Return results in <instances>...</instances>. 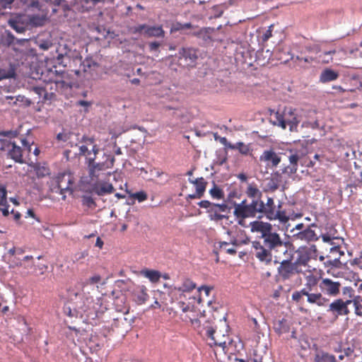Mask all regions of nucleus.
<instances>
[{
  "mask_svg": "<svg viewBox=\"0 0 362 362\" xmlns=\"http://www.w3.org/2000/svg\"><path fill=\"white\" fill-rule=\"evenodd\" d=\"M233 205V215L241 219L238 221L240 225H243V219L255 218L257 214H262L264 209V203L261 199H252L250 204L244 199L239 204L234 202Z\"/></svg>",
  "mask_w": 362,
  "mask_h": 362,
  "instance_id": "nucleus-1",
  "label": "nucleus"
},
{
  "mask_svg": "<svg viewBox=\"0 0 362 362\" xmlns=\"http://www.w3.org/2000/svg\"><path fill=\"white\" fill-rule=\"evenodd\" d=\"M68 298L69 300H77V298H80V301L76 302V308H74V312H80L81 315H82L83 313H86L87 315L90 314V306L93 304V298L91 296L86 295L82 291L70 289L68 291Z\"/></svg>",
  "mask_w": 362,
  "mask_h": 362,
  "instance_id": "nucleus-2",
  "label": "nucleus"
},
{
  "mask_svg": "<svg viewBox=\"0 0 362 362\" xmlns=\"http://www.w3.org/2000/svg\"><path fill=\"white\" fill-rule=\"evenodd\" d=\"M198 50L193 47H182L176 57L182 67H194L198 59Z\"/></svg>",
  "mask_w": 362,
  "mask_h": 362,
  "instance_id": "nucleus-3",
  "label": "nucleus"
},
{
  "mask_svg": "<svg viewBox=\"0 0 362 362\" xmlns=\"http://www.w3.org/2000/svg\"><path fill=\"white\" fill-rule=\"evenodd\" d=\"M134 34H141L148 37H164L165 31L162 25H148L146 24H140L132 28Z\"/></svg>",
  "mask_w": 362,
  "mask_h": 362,
  "instance_id": "nucleus-4",
  "label": "nucleus"
},
{
  "mask_svg": "<svg viewBox=\"0 0 362 362\" xmlns=\"http://www.w3.org/2000/svg\"><path fill=\"white\" fill-rule=\"evenodd\" d=\"M57 185L52 189V191L62 195V199H66L64 193L66 192H72L71 185L72 184V177L70 174L63 173L57 177Z\"/></svg>",
  "mask_w": 362,
  "mask_h": 362,
  "instance_id": "nucleus-5",
  "label": "nucleus"
},
{
  "mask_svg": "<svg viewBox=\"0 0 362 362\" xmlns=\"http://www.w3.org/2000/svg\"><path fill=\"white\" fill-rule=\"evenodd\" d=\"M115 162V158L110 156H107V158L104 162H95L90 165H88V170L89 177L91 181H97L98 180V172L105 170V169L112 167Z\"/></svg>",
  "mask_w": 362,
  "mask_h": 362,
  "instance_id": "nucleus-6",
  "label": "nucleus"
},
{
  "mask_svg": "<svg viewBox=\"0 0 362 362\" xmlns=\"http://www.w3.org/2000/svg\"><path fill=\"white\" fill-rule=\"evenodd\" d=\"M275 262H279L283 259H293V249L289 242L283 241L273 252Z\"/></svg>",
  "mask_w": 362,
  "mask_h": 362,
  "instance_id": "nucleus-7",
  "label": "nucleus"
},
{
  "mask_svg": "<svg viewBox=\"0 0 362 362\" xmlns=\"http://www.w3.org/2000/svg\"><path fill=\"white\" fill-rule=\"evenodd\" d=\"M283 119L284 120V125L289 126L291 132L296 131L298 125L300 122L299 117L296 112V110L291 107H285L283 112Z\"/></svg>",
  "mask_w": 362,
  "mask_h": 362,
  "instance_id": "nucleus-8",
  "label": "nucleus"
},
{
  "mask_svg": "<svg viewBox=\"0 0 362 362\" xmlns=\"http://www.w3.org/2000/svg\"><path fill=\"white\" fill-rule=\"evenodd\" d=\"M252 247L255 249V257L261 262H264L267 264L270 263L272 259L273 253L269 248L265 247L259 241L252 242Z\"/></svg>",
  "mask_w": 362,
  "mask_h": 362,
  "instance_id": "nucleus-9",
  "label": "nucleus"
},
{
  "mask_svg": "<svg viewBox=\"0 0 362 362\" xmlns=\"http://www.w3.org/2000/svg\"><path fill=\"white\" fill-rule=\"evenodd\" d=\"M293 259H283L278 267V273L284 279H288L294 273L296 268V263L292 262Z\"/></svg>",
  "mask_w": 362,
  "mask_h": 362,
  "instance_id": "nucleus-10",
  "label": "nucleus"
},
{
  "mask_svg": "<svg viewBox=\"0 0 362 362\" xmlns=\"http://www.w3.org/2000/svg\"><path fill=\"white\" fill-rule=\"evenodd\" d=\"M259 160L266 163L269 168H276L281 161V156L273 149L265 150L259 157Z\"/></svg>",
  "mask_w": 362,
  "mask_h": 362,
  "instance_id": "nucleus-11",
  "label": "nucleus"
},
{
  "mask_svg": "<svg viewBox=\"0 0 362 362\" xmlns=\"http://www.w3.org/2000/svg\"><path fill=\"white\" fill-rule=\"evenodd\" d=\"M319 286L325 293L331 296H337L339 293L341 284L329 279H323Z\"/></svg>",
  "mask_w": 362,
  "mask_h": 362,
  "instance_id": "nucleus-12",
  "label": "nucleus"
},
{
  "mask_svg": "<svg viewBox=\"0 0 362 362\" xmlns=\"http://www.w3.org/2000/svg\"><path fill=\"white\" fill-rule=\"evenodd\" d=\"M293 238L296 240H300L309 243L318 240L319 235L314 230L311 229L310 227H306L303 230L293 233Z\"/></svg>",
  "mask_w": 362,
  "mask_h": 362,
  "instance_id": "nucleus-13",
  "label": "nucleus"
},
{
  "mask_svg": "<svg viewBox=\"0 0 362 362\" xmlns=\"http://www.w3.org/2000/svg\"><path fill=\"white\" fill-rule=\"evenodd\" d=\"M327 312L331 313L336 317L341 315H347L350 313L348 307L344 304V300L341 298L336 299L331 303Z\"/></svg>",
  "mask_w": 362,
  "mask_h": 362,
  "instance_id": "nucleus-14",
  "label": "nucleus"
},
{
  "mask_svg": "<svg viewBox=\"0 0 362 362\" xmlns=\"http://www.w3.org/2000/svg\"><path fill=\"white\" fill-rule=\"evenodd\" d=\"M300 158V155L299 152L290 151L288 158L291 165L285 166L282 169V173L287 174L288 175L296 173L298 170V162Z\"/></svg>",
  "mask_w": 362,
  "mask_h": 362,
  "instance_id": "nucleus-15",
  "label": "nucleus"
},
{
  "mask_svg": "<svg viewBox=\"0 0 362 362\" xmlns=\"http://www.w3.org/2000/svg\"><path fill=\"white\" fill-rule=\"evenodd\" d=\"M263 245L265 247L273 252L284 240L281 238L280 235L271 230L263 238Z\"/></svg>",
  "mask_w": 362,
  "mask_h": 362,
  "instance_id": "nucleus-16",
  "label": "nucleus"
},
{
  "mask_svg": "<svg viewBox=\"0 0 362 362\" xmlns=\"http://www.w3.org/2000/svg\"><path fill=\"white\" fill-rule=\"evenodd\" d=\"M251 231L252 233L257 232L262 234L261 238H263L271 230H273L271 223L259 221H255L250 223Z\"/></svg>",
  "mask_w": 362,
  "mask_h": 362,
  "instance_id": "nucleus-17",
  "label": "nucleus"
},
{
  "mask_svg": "<svg viewBox=\"0 0 362 362\" xmlns=\"http://www.w3.org/2000/svg\"><path fill=\"white\" fill-rule=\"evenodd\" d=\"M206 335L211 339V342H209V345L212 346L213 345L218 346L222 348V350L226 352V349L227 348V344L229 342L227 341L228 339H224L223 341H216V337H215L216 331L211 326H206Z\"/></svg>",
  "mask_w": 362,
  "mask_h": 362,
  "instance_id": "nucleus-18",
  "label": "nucleus"
},
{
  "mask_svg": "<svg viewBox=\"0 0 362 362\" xmlns=\"http://www.w3.org/2000/svg\"><path fill=\"white\" fill-rule=\"evenodd\" d=\"M282 172L276 171L272 174V177L268 179V182L267 184V189L265 191L274 192L276 191L280 186L282 182Z\"/></svg>",
  "mask_w": 362,
  "mask_h": 362,
  "instance_id": "nucleus-19",
  "label": "nucleus"
},
{
  "mask_svg": "<svg viewBox=\"0 0 362 362\" xmlns=\"http://www.w3.org/2000/svg\"><path fill=\"white\" fill-rule=\"evenodd\" d=\"M47 21V16L45 14H30L28 15V27L37 28L43 26Z\"/></svg>",
  "mask_w": 362,
  "mask_h": 362,
  "instance_id": "nucleus-20",
  "label": "nucleus"
},
{
  "mask_svg": "<svg viewBox=\"0 0 362 362\" xmlns=\"http://www.w3.org/2000/svg\"><path fill=\"white\" fill-rule=\"evenodd\" d=\"M11 146L12 148L8 151V156L16 163H24L21 147L18 146L15 141H13Z\"/></svg>",
  "mask_w": 362,
  "mask_h": 362,
  "instance_id": "nucleus-21",
  "label": "nucleus"
},
{
  "mask_svg": "<svg viewBox=\"0 0 362 362\" xmlns=\"http://www.w3.org/2000/svg\"><path fill=\"white\" fill-rule=\"evenodd\" d=\"M92 190L98 196H103L107 194L112 193L115 189L112 184L103 182L101 185L96 183L93 185Z\"/></svg>",
  "mask_w": 362,
  "mask_h": 362,
  "instance_id": "nucleus-22",
  "label": "nucleus"
},
{
  "mask_svg": "<svg viewBox=\"0 0 362 362\" xmlns=\"http://www.w3.org/2000/svg\"><path fill=\"white\" fill-rule=\"evenodd\" d=\"M339 77V73L331 69H324L320 76V81L325 83L330 81H334L337 80Z\"/></svg>",
  "mask_w": 362,
  "mask_h": 362,
  "instance_id": "nucleus-23",
  "label": "nucleus"
},
{
  "mask_svg": "<svg viewBox=\"0 0 362 362\" xmlns=\"http://www.w3.org/2000/svg\"><path fill=\"white\" fill-rule=\"evenodd\" d=\"M146 288L144 286H141L136 288L134 293V300L139 304L144 303L148 298V295L146 293Z\"/></svg>",
  "mask_w": 362,
  "mask_h": 362,
  "instance_id": "nucleus-24",
  "label": "nucleus"
},
{
  "mask_svg": "<svg viewBox=\"0 0 362 362\" xmlns=\"http://www.w3.org/2000/svg\"><path fill=\"white\" fill-rule=\"evenodd\" d=\"M188 181L194 185L197 192L204 196L207 185V182L204 177H201L195 179L189 177Z\"/></svg>",
  "mask_w": 362,
  "mask_h": 362,
  "instance_id": "nucleus-25",
  "label": "nucleus"
},
{
  "mask_svg": "<svg viewBox=\"0 0 362 362\" xmlns=\"http://www.w3.org/2000/svg\"><path fill=\"white\" fill-rule=\"evenodd\" d=\"M6 194L7 192L6 188L0 186V211H2L4 216H8L9 215L8 205H7L6 202Z\"/></svg>",
  "mask_w": 362,
  "mask_h": 362,
  "instance_id": "nucleus-26",
  "label": "nucleus"
},
{
  "mask_svg": "<svg viewBox=\"0 0 362 362\" xmlns=\"http://www.w3.org/2000/svg\"><path fill=\"white\" fill-rule=\"evenodd\" d=\"M307 301L311 304L315 303L319 306H323L328 302V299L324 298L320 293H310L307 297Z\"/></svg>",
  "mask_w": 362,
  "mask_h": 362,
  "instance_id": "nucleus-27",
  "label": "nucleus"
},
{
  "mask_svg": "<svg viewBox=\"0 0 362 362\" xmlns=\"http://www.w3.org/2000/svg\"><path fill=\"white\" fill-rule=\"evenodd\" d=\"M315 362H337L335 356L327 352L320 351L315 356Z\"/></svg>",
  "mask_w": 362,
  "mask_h": 362,
  "instance_id": "nucleus-28",
  "label": "nucleus"
},
{
  "mask_svg": "<svg viewBox=\"0 0 362 362\" xmlns=\"http://www.w3.org/2000/svg\"><path fill=\"white\" fill-rule=\"evenodd\" d=\"M16 76L14 66L9 64L8 66L0 67V81L4 79L12 78Z\"/></svg>",
  "mask_w": 362,
  "mask_h": 362,
  "instance_id": "nucleus-29",
  "label": "nucleus"
},
{
  "mask_svg": "<svg viewBox=\"0 0 362 362\" xmlns=\"http://www.w3.org/2000/svg\"><path fill=\"white\" fill-rule=\"evenodd\" d=\"M141 274L152 283L158 282L161 277L160 272L153 269H143L141 271Z\"/></svg>",
  "mask_w": 362,
  "mask_h": 362,
  "instance_id": "nucleus-30",
  "label": "nucleus"
},
{
  "mask_svg": "<svg viewBox=\"0 0 362 362\" xmlns=\"http://www.w3.org/2000/svg\"><path fill=\"white\" fill-rule=\"evenodd\" d=\"M283 119V115L279 111H272L270 114V122L285 129L286 125H284V120Z\"/></svg>",
  "mask_w": 362,
  "mask_h": 362,
  "instance_id": "nucleus-31",
  "label": "nucleus"
},
{
  "mask_svg": "<svg viewBox=\"0 0 362 362\" xmlns=\"http://www.w3.org/2000/svg\"><path fill=\"white\" fill-rule=\"evenodd\" d=\"M31 90L38 95L39 100L42 102L50 100L53 93L49 94L42 86H33Z\"/></svg>",
  "mask_w": 362,
  "mask_h": 362,
  "instance_id": "nucleus-32",
  "label": "nucleus"
},
{
  "mask_svg": "<svg viewBox=\"0 0 362 362\" xmlns=\"http://www.w3.org/2000/svg\"><path fill=\"white\" fill-rule=\"evenodd\" d=\"M8 23H18L28 26V15L25 13L13 14L8 20Z\"/></svg>",
  "mask_w": 362,
  "mask_h": 362,
  "instance_id": "nucleus-33",
  "label": "nucleus"
},
{
  "mask_svg": "<svg viewBox=\"0 0 362 362\" xmlns=\"http://www.w3.org/2000/svg\"><path fill=\"white\" fill-rule=\"evenodd\" d=\"M275 212V204L273 198L267 197V202L264 203V209L262 211L263 214L265 215L267 218H272V216Z\"/></svg>",
  "mask_w": 362,
  "mask_h": 362,
  "instance_id": "nucleus-34",
  "label": "nucleus"
},
{
  "mask_svg": "<svg viewBox=\"0 0 362 362\" xmlns=\"http://www.w3.org/2000/svg\"><path fill=\"white\" fill-rule=\"evenodd\" d=\"M274 329L279 334L286 333L289 331V326L286 320H278L274 323Z\"/></svg>",
  "mask_w": 362,
  "mask_h": 362,
  "instance_id": "nucleus-35",
  "label": "nucleus"
},
{
  "mask_svg": "<svg viewBox=\"0 0 362 362\" xmlns=\"http://www.w3.org/2000/svg\"><path fill=\"white\" fill-rule=\"evenodd\" d=\"M229 148L232 150H238L242 155H247L250 153V148L249 144H245L242 141L229 145Z\"/></svg>",
  "mask_w": 362,
  "mask_h": 362,
  "instance_id": "nucleus-36",
  "label": "nucleus"
},
{
  "mask_svg": "<svg viewBox=\"0 0 362 362\" xmlns=\"http://www.w3.org/2000/svg\"><path fill=\"white\" fill-rule=\"evenodd\" d=\"M98 63L95 62L91 59H86L81 65V70L85 73H89L90 76H93L91 73L92 70H95V68L98 67Z\"/></svg>",
  "mask_w": 362,
  "mask_h": 362,
  "instance_id": "nucleus-37",
  "label": "nucleus"
},
{
  "mask_svg": "<svg viewBox=\"0 0 362 362\" xmlns=\"http://www.w3.org/2000/svg\"><path fill=\"white\" fill-rule=\"evenodd\" d=\"M247 196L252 199H261L262 192L255 185H249L245 192Z\"/></svg>",
  "mask_w": 362,
  "mask_h": 362,
  "instance_id": "nucleus-38",
  "label": "nucleus"
},
{
  "mask_svg": "<svg viewBox=\"0 0 362 362\" xmlns=\"http://www.w3.org/2000/svg\"><path fill=\"white\" fill-rule=\"evenodd\" d=\"M196 288V284L190 279H185L182 286L179 287H175L173 290L177 291L179 292H190Z\"/></svg>",
  "mask_w": 362,
  "mask_h": 362,
  "instance_id": "nucleus-39",
  "label": "nucleus"
},
{
  "mask_svg": "<svg viewBox=\"0 0 362 362\" xmlns=\"http://www.w3.org/2000/svg\"><path fill=\"white\" fill-rule=\"evenodd\" d=\"M209 194L214 199H224V192L222 189L214 183V187L209 190Z\"/></svg>",
  "mask_w": 362,
  "mask_h": 362,
  "instance_id": "nucleus-40",
  "label": "nucleus"
},
{
  "mask_svg": "<svg viewBox=\"0 0 362 362\" xmlns=\"http://www.w3.org/2000/svg\"><path fill=\"white\" fill-rule=\"evenodd\" d=\"M272 218H269V220H279L282 223H286L288 220V217L286 216V214L284 211H275Z\"/></svg>",
  "mask_w": 362,
  "mask_h": 362,
  "instance_id": "nucleus-41",
  "label": "nucleus"
},
{
  "mask_svg": "<svg viewBox=\"0 0 362 362\" xmlns=\"http://www.w3.org/2000/svg\"><path fill=\"white\" fill-rule=\"evenodd\" d=\"M79 143L81 144V145H85L87 146V148L92 147L93 146H98L95 144V140L94 137H89L86 135H83L81 139L79 140Z\"/></svg>",
  "mask_w": 362,
  "mask_h": 362,
  "instance_id": "nucleus-42",
  "label": "nucleus"
},
{
  "mask_svg": "<svg viewBox=\"0 0 362 362\" xmlns=\"http://www.w3.org/2000/svg\"><path fill=\"white\" fill-rule=\"evenodd\" d=\"M92 155L87 156L86 159V163L87 166L95 162L96 156L99 153V147L98 146H93L92 148Z\"/></svg>",
  "mask_w": 362,
  "mask_h": 362,
  "instance_id": "nucleus-43",
  "label": "nucleus"
},
{
  "mask_svg": "<svg viewBox=\"0 0 362 362\" xmlns=\"http://www.w3.org/2000/svg\"><path fill=\"white\" fill-rule=\"evenodd\" d=\"M208 213L209 214V218L211 221H221V220L227 218L226 216L218 214V211L216 208H214L213 212H208Z\"/></svg>",
  "mask_w": 362,
  "mask_h": 362,
  "instance_id": "nucleus-44",
  "label": "nucleus"
},
{
  "mask_svg": "<svg viewBox=\"0 0 362 362\" xmlns=\"http://www.w3.org/2000/svg\"><path fill=\"white\" fill-rule=\"evenodd\" d=\"M198 206L201 208L206 209V212H213L214 208V203L211 202L208 200H202L198 202Z\"/></svg>",
  "mask_w": 362,
  "mask_h": 362,
  "instance_id": "nucleus-45",
  "label": "nucleus"
},
{
  "mask_svg": "<svg viewBox=\"0 0 362 362\" xmlns=\"http://www.w3.org/2000/svg\"><path fill=\"white\" fill-rule=\"evenodd\" d=\"M316 284L315 280H313V282L310 281L305 284V287L302 288L300 291H298L300 294H301L302 296H307L310 294V291H312V286L315 285Z\"/></svg>",
  "mask_w": 362,
  "mask_h": 362,
  "instance_id": "nucleus-46",
  "label": "nucleus"
},
{
  "mask_svg": "<svg viewBox=\"0 0 362 362\" xmlns=\"http://www.w3.org/2000/svg\"><path fill=\"white\" fill-rule=\"evenodd\" d=\"M15 40L14 35L9 31H6L5 35L3 37L4 43L8 46L14 44Z\"/></svg>",
  "mask_w": 362,
  "mask_h": 362,
  "instance_id": "nucleus-47",
  "label": "nucleus"
},
{
  "mask_svg": "<svg viewBox=\"0 0 362 362\" xmlns=\"http://www.w3.org/2000/svg\"><path fill=\"white\" fill-rule=\"evenodd\" d=\"M19 132L18 130L0 131V136L7 137L8 139H14L18 137Z\"/></svg>",
  "mask_w": 362,
  "mask_h": 362,
  "instance_id": "nucleus-48",
  "label": "nucleus"
},
{
  "mask_svg": "<svg viewBox=\"0 0 362 362\" xmlns=\"http://www.w3.org/2000/svg\"><path fill=\"white\" fill-rule=\"evenodd\" d=\"M161 43L158 41L151 42L148 43V49L151 53H155L156 55L160 52L159 48Z\"/></svg>",
  "mask_w": 362,
  "mask_h": 362,
  "instance_id": "nucleus-49",
  "label": "nucleus"
},
{
  "mask_svg": "<svg viewBox=\"0 0 362 362\" xmlns=\"http://www.w3.org/2000/svg\"><path fill=\"white\" fill-rule=\"evenodd\" d=\"M178 308L183 312H190L192 313L194 310V306L190 304H186L183 301H180L177 303Z\"/></svg>",
  "mask_w": 362,
  "mask_h": 362,
  "instance_id": "nucleus-50",
  "label": "nucleus"
},
{
  "mask_svg": "<svg viewBox=\"0 0 362 362\" xmlns=\"http://www.w3.org/2000/svg\"><path fill=\"white\" fill-rule=\"evenodd\" d=\"M78 148H79L78 155L85 156L86 158H87V156L92 155V153H93L92 148L89 149V148H87V146L85 145L78 146Z\"/></svg>",
  "mask_w": 362,
  "mask_h": 362,
  "instance_id": "nucleus-51",
  "label": "nucleus"
},
{
  "mask_svg": "<svg viewBox=\"0 0 362 362\" xmlns=\"http://www.w3.org/2000/svg\"><path fill=\"white\" fill-rule=\"evenodd\" d=\"M82 202L83 205H86L90 208L95 206V201L89 195H83L82 197Z\"/></svg>",
  "mask_w": 362,
  "mask_h": 362,
  "instance_id": "nucleus-52",
  "label": "nucleus"
},
{
  "mask_svg": "<svg viewBox=\"0 0 362 362\" xmlns=\"http://www.w3.org/2000/svg\"><path fill=\"white\" fill-rule=\"evenodd\" d=\"M24 4L29 8H36L40 9V4L37 0H21Z\"/></svg>",
  "mask_w": 362,
  "mask_h": 362,
  "instance_id": "nucleus-53",
  "label": "nucleus"
},
{
  "mask_svg": "<svg viewBox=\"0 0 362 362\" xmlns=\"http://www.w3.org/2000/svg\"><path fill=\"white\" fill-rule=\"evenodd\" d=\"M228 243L227 242H221L220 243V249L225 250L227 253L230 255H235L236 253V250L233 247H227L228 246Z\"/></svg>",
  "mask_w": 362,
  "mask_h": 362,
  "instance_id": "nucleus-54",
  "label": "nucleus"
},
{
  "mask_svg": "<svg viewBox=\"0 0 362 362\" xmlns=\"http://www.w3.org/2000/svg\"><path fill=\"white\" fill-rule=\"evenodd\" d=\"M310 259L307 254H300L295 263L300 265H306Z\"/></svg>",
  "mask_w": 362,
  "mask_h": 362,
  "instance_id": "nucleus-55",
  "label": "nucleus"
},
{
  "mask_svg": "<svg viewBox=\"0 0 362 362\" xmlns=\"http://www.w3.org/2000/svg\"><path fill=\"white\" fill-rule=\"evenodd\" d=\"M64 313L69 317L77 316L78 314H80V312H74V307L71 308L69 304H66L64 307Z\"/></svg>",
  "mask_w": 362,
  "mask_h": 362,
  "instance_id": "nucleus-56",
  "label": "nucleus"
},
{
  "mask_svg": "<svg viewBox=\"0 0 362 362\" xmlns=\"http://www.w3.org/2000/svg\"><path fill=\"white\" fill-rule=\"evenodd\" d=\"M8 25L13 29L15 30L18 33H23L26 28H28V26L26 25H21V24H17V23H15V24H13V23H8Z\"/></svg>",
  "mask_w": 362,
  "mask_h": 362,
  "instance_id": "nucleus-57",
  "label": "nucleus"
},
{
  "mask_svg": "<svg viewBox=\"0 0 362 362\" xmlns=\"http://www.w3.org/2000/svg\"><path fill=\"white\" fill-rule=\"evenodd\" d=\"M214 208H216V209L218 208L219 211L228 212V213H229L231 209V207L228 206L225 203H222V204H215L214 203Z\"/></svg>",
  "mask_w": 362,
  "mask_h": 362,
  "instance_id": "nucleus-58",
  "label": "nucleus"
},
{
  "mask_svg": "<svg viewBox=\"0 0 362 362\" xmlns=\"http://www.w3.org/2000/svg\"><path fill=\"white\" fill-rule=\"evenodd\" d=\"M273 25L269 26L268 29L263 33L262 39L263 42L267 41L272 36Z\"/></svg>",
  "mask_w": 362,
  "mask_h": 362,
  "instance_id": "nucleus-59",
  "label": "nucleus"
},
{
  "mask_svg": "<svg viewBox=\"0 0 362 362\" xmlns=\"http://www.w3.org/2000/svg\"><path fill=\"white\" fill-rule=\"evenodd\" d=\"M18 102L24 103L27 105H30V100L23 95H18L16 96L15 100L12 103L13 105H17Z\"/></svg>",
  "mask_w": 362,
  "mask_h": 362,
  "instance_id": "nucleus-60",
  "label": "nucleus"
},
{
  "mask_svg": "<svg viewBox=\"0 0 362 362\" xmlns=\"http://www.w3.org/2000/svg\"><path fill=\"white\" fill-rule=\"evenodd\" d=\"M339 257L334 258V259L327 260L325 262L326 266H331L333 267H339L341 264V262L339 259Z\"/></svg>",
  "mask_w": 362,
  "mask_h": 362,
  "instance_id": "nucleus-61",
  "label": "nucleus"
},
{
  "mask_svg": "<svg viewBox=\"0 0 362 362\" xmlns=\"http://www.w3.org/2000/svg\"><path fill=\"white\" fill-rule=\"evenodd\" d=\"M134 199H136L139 202H143L146 199L147 195L144 192H138L132 194Z\"/></svg>",
  "mask_w": 362,
  "mask_h": 362,
  "instance_id": "nucleus-62",
  "label": "nucleus"
},
{
  "mask_svg": "<svg viewBox=\"0 0 362 362\" xmlns=\"http://www.w3.org/2000/svg\"><path fill=\"white\" fill-rule=\"evenodd\" d=\"M52 44L49 41H42L38 42V47L40 49L43 51L48 50L51 47Z\"/></svg>",
  "mask_w": 362,
  "mask_h": 362,
  "instance_id": "nucleus-63",
  "label": "nucleus"
},
{
  "mask_svg": "<svg viewBox=\"0 0 362 362\" xmlns=\"http://www.w3.org/2000/svg\"><path fill=\"white\" fill-rule=\"evenodd\" d=\"M354 289L350 286H345L343 288L342 293L344 296H348L349 298H351L354 297Z\"/></svg>",
  "mask_w": 362,
  "mask_h": 362,
  "instance_id": "nucleus-64",
  "label": "nucleus"
}]
</instances>
